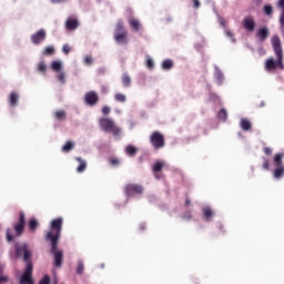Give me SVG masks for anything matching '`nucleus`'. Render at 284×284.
Segmentation results:
<instances>
[{"instance_id": "52", "label": "nucleus", "mask_w": 284, "mask_h": 284, "mask_svg": "<svg viewBox=\"0 0 284 284\" xmlns=\"http://www.w3.org/2000/svg\"><path fill=\"white\" fill-rule=\"evenodd\" d=\"M8 277L7 276H0V284L1 283H7Z\"/></svg>"}, {"instance_id": "48", "label": "nucleus", "mask_w": 284, "mask_h": 284, "mask_svg": "<svg viewBox=\"0 0 284 284\" xmlns=\"http://www.w3.org/2000/svg\"><path fill=\"white\" fill-rule=\"evenodd\" d=\"M111 110L112 109L110 106L105 105V106L102 108V113L109 114L111 112Z\"/></svg>"}, {"instance_id": "35", "label": "nucleus", "mask_w": 284, "mask_h": 284, "mask_svg": "<svg viewBox=\"0 0 284 284\" xmlns=\"http://www.w3.org/2000/svg\"><path fill=\"white\" fill-rule=\"evenodd\" d=\"M54 116L58 121H63V119H65V111L58 110V111H55Z\"/></svg>"}, {"instance_id": "26", "label": "nucleus", "mask_w": 284, "mask_h": 284, "mask_svg": "<svg viewBox=\"0 0 284 284\" xmlns=\"http://www.w3.org/2000/svg\"><path fill=\"white\" fill-rule=\"evenodd\" d=\"M55 50L52 45L45 47V49L42 51L43 57H52L54 54Z\"/></svg>"}, {"instance_id": "17", "label": "nucleus", "mask_w": 284, "mask_h": 284, "mask_svg": "<svg viewBox=\"0 0 284 284\" xmlns=\"http://www.w3.org/2000/svg\"><path fill=\"white\" fill-rule=\"evenodd\" d=\"M65 28L67 30H77V28H79V20L74 18H69L65 21Z\"/></svg>"}, {"instance_id": "50", "label": "nucleus", "mask_w": 284, "mask_h": 284, "mask_svg": "<svg viewBox=\"0 0 284 284\" xmlns=\"http://www.w3.org/2000/svg\"><path fill=\"white\" fill-rule=\"evenodd\" d=\"M110 161H111V165H119V163H121V162L119 161V159H116V158H113V159H111Z\"/></svg>"}, {"instance_id": "7", "label": "nucleus", "mask_w": 284, "mask_h": 284, "mask_svg": "<svg viewBox=\"0 0 284 284\" xmlns=\"http://www.w3.org/2000/svg\"><path fill=\"white\" fill-rule=\"evenodd\" d=\"M150 142L155 150H161V148L165 146V139L163 138V134H161L159 131L152 133Z\"/></svg>"}, {"instance_id": "53", "label": "nucleus", "mask_w": 284, "mask_h": 284, "mask_svg": "<svg viewBox=\"0 0 284 284\" xmlns=\"http://www.w3.org/2000/svg\"><path fill=\"white\" fill-rule=\"evenodd\" d=\"M51 1V3H63V1H65V0H50Z\"/></svg>"}, {"instance_id": "44", "label": "nucleus", "mask_w": 284, "mask_h": 284, "mask_svg": "<svg viewBox=\"0 0 284 284\" xmlns=\"http://www.w3.org/2000/svg\"><path fill=\"white\" fill-rule=\"evenodd\" d=\"M39 284H50V276L44 275L43 278L39 282Z\"/></svg>"}, {"instance_id": "31", "label": "nucleus", "mask_w": 284, "mask_h": 284, "mask_svg": "<svg viewBox=\"0 0 284 284\" xmlns=\"http://www.w3.org/2000/svg\"><path fill=\"white\" fill-rule=\"evenodd\" d=\"M114 99L118 101V103H125V101H128V97H125L123 93H116Z\"/></svg>"}, {"instance_id": "14", "label": "nucleus", "mask_w": 284, "mask_h": 284, "mask_svg": "<svg viewBox=\"0 0 284 284\" xmlns=\"http://www.w3.org/2000/svg\"><path fill=\"white\" fill-rule=\"evenodd\" d=\"M214 216L215 213L214 210H212V206L205 205L202 207V219L206 221V223H210Z\"/></svg>"}, {"instance_id": "47", "label": "nucleus", "mask_w": 284, "mask_h": 284, "mask_svg": "<svg viewBox=\"0 0 284 284\" xmlns=\"http://www.w3.org/2000/svg\"><path fill=\"white\" fill-rule=\"evenodd\" d=\"M217 21H219L220 26H222V28L225 29V20L223 19V17L219 16Z\"/></svg>"}, {"instance_id": "46", "label": "nucleus", "mask_w": 284, "mask_h": 284, "mask_svg": "<svg viewBox=\"0 0 284 284\" xmlns=\"http://www.w3.org/2000/svg\"><path fill=\"white\" fill-rule=\"evenodd\" d=\"M193 8H194V10H199V8H201V1L193 0Z\"/></svg>"}, {"instance_id": "19", "label": "nucleus", "mask_w": 284, "mask_h": 284, "mask_svg": "<svg viewBox=\"0 0 284 284\" xmlns=\"http://www.w3.org/2000/svg\"><path fill=\"white\" fill-rule=\"evenodd\" d=\"M51 70L54 72H63V61L61 60H54L51 62Z\"/></svg>"}, {"instance_id": "43", "label": "nucleus", "mask_w": 284, "mask_h": 284, "mask_svg": "<svg viewBox=\"0 0 284 284\" xmlns=\"http://www.w3.org/2000/svg\"><path fill=\"white\" fill-rule=\"evenodd\" d=\"M264 12H265V14H267L270 17V14H272V12H273L272 6L266 4L264 7Z\"/></svg>"}, {"instance_id": "38", "label": "nucleus", "mask_w": 284, "mask_h": 284, "mask_svg": "<svg viewBox=\"0 0 284 284\" xmlns=\"http://www.w3.org/2000/svg\"><path fill=\"white\" fill-rule=\"evenodd\" d=\"M146 68L149 70H154V59L150 55H146Z\"/></svg>"}, {"instance_id": "24", "label": "nucleus", "mask_w": 284, "mask_h": 284, "mask_svg": "<svg viewBox=\"0 0 284 284\" xmlns=\"http://www.w3.org/2000/svg\"><path fill=\"white\" fill-rule=\"evenodd\" d=\"M19 284H34L32 276L30 275H21Z\"/></svg>"}, {"instance_id": "1", "label": "nucleus", "mask_w": 284, "mask_h": 284, "mask_svg": "<svg viewBox=\"0 0 284 284\" xmlns=\"http://www.w3.org/2000/svg\"><path fill=\"white\" fill-rule=\"evenodd\" d=\"M63 230V217H57L51 221L49 231L45 235V241L51 243V254L53 255L55 267H61L63 265V251L58 250L59 239H61V232Z\"/></svg>"}, {"instance_id": "16", "label": "nucleus", "mask_w": 284, "mask_h": 284, "mask_svg": "<svg viewBox=\"0 0 284 284\" xmlns=\"http://www.w3.org/2000/svg\"><path fill=\"white\" fill-rule=\"evenodd\" d=\"M8 102L11 108H17V105H19V94L16 91H12L9 94Z\"/></svg>"}, {"instance_id": "20", "label": "nucleus", "mask_w": 284, "mask_h": 284, "mask_svg": "<svg viewBox=\"0 0 284 284\" xmlns=\"http://www.w3.org/2000/svg\"><path fill=\"white\" fill-rule=\"evenodd\" d=\"M129 26L134 30V32H139L141 30V21H139V19L130 18Z\"/></svg>"}, {"instance_id": "2", "label": "nucleus", "mask_w": 284, "mask_h": 284, "mask_svg": "<svg viewBox=\"0 0 284 284\" xmlns=\"http://www.w3.org/2000/svg\"><path fill=\"white\" fill-rule=\"evenodd\" d=\"M272 48L275 52L276 60L270 58L265 61L266 72H274L277 68L284 70L283 64V47L281 45V38L278 36H273L271 39Z\"/></svg>"}, {"instance_id": "49", "label": "nucleus", "mask_w": 284, "mask_h": 284, "mask_svg": "<svg viewBox=\"0 0 284 284\" xmlns=\"http://www.w3.org/2000/svg\"><path fill=\"white\" fill-rule=\"evenodd\" d=\"M263 169L264 170H270V160H264Z\"/></svg>"}, {"instance_id": "27", "label": "nucleus", "mask_w": 284, "mask_h": 284, "mask_svg": "<svg viewBox=\"0 0 284 284\" xmlns=\"http://www.w3.org/2000/svg\"><path fill=\"white\" fill-rule=\"evenodd\" d=\"M55 79H58L59 83H61V85H64L65 83V72L63 71H59L57 74H55Z\"/></svg>"}, {"instance_id": "54", "label": "nucleus", "mask_w": 284, "mask_h": 284, "mask_svg": "<svg viewBox=\"0 0 284 284\" xmlns=\"http://www.w3.org/2000/svg\"><path fill=\"white\" fill-rule=\"evenodd\" d=\"M140 230L141 231L145 230V223H140Z\"/></svg>"}, {"instance_id": "51", "label": "nucleus", "mask_w": 284, "mask_h": 284, "mask_svg": "<svg viewBox=\"0 0 284 284\" xmlns=\"http://www.w3.org/2000/svg\"><path fill=\"white\" fill-rule=\"evenodd\" d=\"M264 153L270 156V154H272V148H264Z\"/></svg>"}, {"instance_id": "42", "label": "nucleus", "mask_w": 284, "mask_h": 284, "mask_svg": "<svg viewBox=\"0 0 284 284\" xmlns=\"http://www.w3.org/2000/svg\"><path fill=\"white\" fill-rule=\"evenodd\" d=\"M84 63H85V65H92V63H93L92 55H85Z\"/></svg>"}, {"instance_id": "5", "label": "nucleus", "mask_w": 284, "mask_h": 284, "mask_svg": "<svg viewBox=\"0 0 284 284\" xmlns=\"http://www.w3.org/2000/svg\"><path fill=\"white\" fill-rule=\"evenodd\" d=\"M283 159L284 153H277L273 159V165L275 168L273 171V176L276 181H281V179L284 176Z\"/></svg>"}, {"instance_id": "58", "label": "nucleus", "mask_w": 284, "mask_h": 284, "mask_svg": "<svg viewBox=\"0 0 284 284\" xmlns=\"http://www.w3.org/2000/svg\"><path fill=\"white\" fill-rule=\"evenodd\" d=\"M103 267H105V265L104 264H101V268L103 270Z\"/></svg>"}, {"instance_id": "33", "label": "nucleus", "mask_w": 284, "mask_h": 284, "mask_svg": "<svg viewBox=\"0 0 284 284\" xmlns=\"http://www.w3.org/2000/svg\"><path fill=\"white\" fill-rule=\"evenodd\" d=\"M125 152L126 154H129V156H135L136 155V148L133 145H128L125 148Z\"/></svg>"}, {"instance_id": "25", "label": "nucleus", "mask_w": 284, "mask_h": 284, "mask_svg": "<svg viewBox=\"0 0 284 284\" xmlns=\"http://www.w3.org/2000/svg\"><path fill=\"white\" fill-rule=\"evenodd\" d=\"M165 168V162L158 161L153 164V172H161Z\"/></svg>"}, {"instance_id": "55", "label": "nucleus", "mask_w": 284, "mask_h": 284, "mask_svg": "<svg viewBox=\"0 0 284 284\" xmlns=\"http://www.w3.org/2000/svg\"><path fill=\"white\" fill-rule=\"evenodd\" d=\"M3 272V265L0 264V274Z\"/></svg>"}, {"instance_id": "32", "label": "nucleus", "mask_w": 284, "mask_h": 284, "mask_svg": "<svg viewBox=\"0 0 284 284\" xmlns=\"http://www.w3.org/2000/svg\"><path fill=\"white\" fill-rule=\"evenodd\" d=\"M38 71L41 72V74H45V72L48 71V64H45L44 61H41L38 63Z\"/></svg>"}, {"instance_id": "9", "label": "nucleus", "mask_w": 284, "mask_h": 284, "mask_svg": "<svg viewBox=\"0 0 284 284\" xmlns=\"http://www.w3.org/2000/svg\"><path fill=\"white\" fill-rule=\"evenodd\" d=\"M213 81L216 85H223V83H225V74L216 64H214Z\"/></svg>"}, {"instance_id": "56", "label": "nucleus", "mask_w": 284, "mask_h": 284, "mask_svg": "<svg viewBox=\"0 0 284 284\" xmlns=\"http://www.w3.org/2000/svg\"><path fill=\"white\" fill-rule=\"evenodd\" d=\"M185 205H190V200H186V201H185Z\"/></svg>"}, {"instance_id": "18", "label": "nucleus", "mask_w": 284, "mask_h": 284, "mask_svg": "<svg viewBox=\"0 0 284 284\" xmlns=\"http://www.w3.org/2000/svg\"><path fill=\"white\" fill-rule=\"evenodd\" d=\"M240 128L244 132H250V130H252V122H250V120H247L245 118H242L240 121Z\"/></svg>"}, {"instance_id": "21", "label": "nucleus", "mask_w": 284, "mask_h": 284, "mask_svg": "<svg viewBox=\"0 0 284 284\" xmlns=\"http://www.w3.org/2000/svg\"><path fill=\"white\" fill-rule=\"evenodd\" d=\"M268 36L270 30H267V28H262L257 31V38L260 39V41H265Z\"/></svg>"}, {"instance_id": "40", "label": "nucleus", "mask_w": 284, "mask_h": 284, "mask_svg": "<svg viewBox=\"0 0 284 284\" xmlns=\"http://www.w3.org/2000/svg\"><path fill=\"white\" fill-rule=\"evenodd\" d=\"M224 32H225V34L229 37V39H231L232 43H234V41H236V40L234 39V34L232 33V31H230V29L225 28V29H224Z\"/></svg>"}, {"instance_id": "3", "label": "nucleus", "mask_w": 284, "mask_h": 284, "mask_svg": "<svg viewBox=\"0 0 284 284\" xmlns=\"http://www.w3.org/2000/svg\"><path fill=\"white\" fill-rule=\"evenodd\" d=\"M14 254L17 258H22L24 263H30V261H32V248L28 242H16Z\"/></svg>"}, {"instance_id": "10", "label": "nucleus", "mask_w": 284, "mask_h": 284, "mask_svg": "<svg viewBox=\"0 0 284 284\" xmlns=\"http://www.w3.org/2000/svg\"><path fill=\"white\" fill-rule=\"evenodd\" d=\"M26 227V213L20 212L19 222L13 225L16 236H21L23 234V229Z\"/></svg>"}, {"instance_id": "41", "label": "nucleus", "mask_w": 284, "mask_h": 284, "mask_svg": "<svg viewBox=\"0 0 284 284\" xmlns=\"http://www.w3.org/2000/svg\"><path fill=\"white\" fill-rule=\"evenodd\" d=\"M72 51V48L70 47V44H64L62 48V52L64 54H70V52Z\"/></svg>"}, {"instance_id": "4", "label": "nucleus", "mask_w": 284, "mask_h": 284, "mask_svg": "<svg viewBox=\"0 0 284 284\" xmlns=\"http://www.w3.org/2000/svg\"><path fill=\"white\" fill-rule=\"evenodd\" d=\"M99 123L103 132H112L113 136H116V138L123 134V131L121 130V128L116 126V124H114V121L110 118H101Z\"/></svg>"}, {"instance_id": "29", "label": "nucleus", "mask_w": 284, "mask_h": 284, "mask_svg": "<svg viewBox=\"0 0 284 284\" xmlns=\"http://www.w3.org/2000/svg\"><path fill=\"white\" fill-rule=\"evenodd\" d=\"M122 83L125 88H130L131 83H132V79H130V75H128V73H124L122 75Z\"/></svg>"}, {"instance_id": "13", "label": "nucleus", "mask_w": 284, "mask_h": 284, "mask_svg": "<svg viewBox=\"0 0 284 284\" xmlns=\"http://www.w3.org/2000/svg\"><path fill=\"white\" fill-rule=\"evenodd\" d=\"M242 26L246 30V32H254V29L256 28V22L254 21V18H252V16H248L244 18Z\"/></svg>"}, {"instance_id": "8", "label": "nucleus", "mask_w": 284, "mask_h": 284, "mask_svg": "<svg viewBox=\"0 0 284 284\" xmlns=\"http://www.w3.org/2000/svg\"><path fill=\"white\" fill-rule=\"evenodd\" d=\"M47 37H48V33L45 32V29H40L30 36V40L32 45H41V43L45 41Z\"/></svg>"}, {"instance_id": "30", "label": "nucleus", "mask_w": 284, "mask_h": 284, "mask_svg": "<svg viewBox=\"0 0 284 284\" xmlns=\"http://www.w3.org/2000/svg\"><path fill=\"white\" fill-rule=\"evenodd\" d=\"M217 116L220 121H227V110L221 109L220 112L217 113Z\"/></svg>"}, {"instance_id": "34", "label": "nucleus", "mask_w": 284, "mask_h": 284, "mask_svg": "<svg viewBox=\"0 0 284 284\" xmlns=\"http://www.w3.org/2000/svg\"><path fill=\"white\" fill-rule=\"evenodd\" d=\"M84 270H85V265L83 264V261L79 260L78 266L75 270L77 274H79V275L83 274Z\"/></svg>"}, {"instance_id": "23", "label": "nucleus", "mask_w": 284, "mask_h": 284, "mask_svg": "<svg viewBox=\"0 0 284 284\" xmlns=\"http://www.w3.org/2000/svg\"><path fill=\"white\" fill-rule=\"evenodd\" d=\"M162 70H172V68H174V62L171 59H166L162 62L161 65Z\"/></svg>"}, {"instance_id": "22", "label": "nucleus", "mask_w": 284, "mask_h": 284, "mask_svg": "<svg viewBox=\"0 0 284 284\" xmlns=\"http://www.w3.org/2000/svg\"><path fill=\"white\" fill-rule=\"evenodd\" d=\"M207 101L214 105H221V98L216 93H210Z\"/></svg>"}, {"instance_id": "15", "label": "nucleus", "mask_w": 284, "mask_h": 284, "mask_svg": "<svg viewBox=\"0 0 284 284\" xmlns=\"http://www.w3.org/2000/svg\"><path fill=\"white\" fill-rule=\"evenodd\" d=\"M75 161L79 163L78 168L75 169V171L78 172V174H83V172L87 170L88 168V162L85 160H83L82 158H74Z\"/></svg>"}, {"instance_id": "6", "label": "nucleus", "mask_w": 284, "mask_h": 284, "mask_svg": "<svg viewBox=\"0 0 284 284\" xmlns=\"http://www.w3.org/2000/svg\"><path fill=\"white\" fill-rule=\"evenodd\" d=\"M114 39L119 45L128 44V31H125V28H123V20L116 21Z\"/></svg>"}, {"instance_id": "28", "label": "nucleus", "mask_w": 284, "mask_h": 284, "mask_svg": "<svg viewBox=\"0 0 284 284\" xmlns=\"http://www.w3.org/2000/svg\"><path fill=\"white\" fill-rule=\"evenodd\" d=\"M74 149V142L68 141L63 146H62V152H70Z\"/></svg>"}, {"instance_id": "37", "label": "nucleus", "mask_w": 284, "mask_h": 284, "mask_svg": "<svg viewBox=\"0 0 284 284\" xmlns=\"http://www.w3.org/2000/svg\"><path fill=\"white\" fill-rule=\"evenodd\" d=\"M22 275L32 276V264L30 262H27V266Z\"/></svg>"}, {"instance_id": "60", "label": "nucleus", "mask_w": 284, "mask_h": 284, "mask_svg": "<svg viewBox=\"0 0 284 284\" xmlns=\"http://www.w3.org/2000/svg\"><path fill=\"white\" fill-rule=\"evenodd\" d=\"M257 2H261V0H256Z\"/></svg>"}, {"instance_id": "39", "label": "nucleus", "mask_w": 284, "mask_h": 284, "mask_svg": "<svg viewBox=\"0 0 284 284\" xmlns=\"http://www.w3.org/2000/svg\"><path fill=\"white\" fill-rule=\"evenodd\" d=\"M38 225H39V222L37 221V219H32L29 221V227L32 232H34V230H37Z\"/></svg>"}, {"instance_id": "12", "label": "nucleus", "mask_w": 284, "mask_h": 284, "mask_svg": "<svg viewBox=\"0 0 284 284\" xmlns=\"http://www.w3.org/2000/svg\"><path fill=\"white\" fill-rule=\"evenodd\" d=\"M143 187L141 184H129L125 186L126 196H134V194H142Z\"/></svg>"}, {"instance_id": "57", "label": "nucleus", "mask_w": 284, "mask_h": 284, "mask_svg": "<svg viewBox=\"0 0 284 284\" xmlns=\"http://www.w3.org/2000/svg\"><path fill=\"white\" fill-rule=\"evenodd\" d=\"M155 179H161V175H159V174H155Z\"/></svg>"}, {"instance_id": "11", "label": "nucleus", "mask_w": 284, "mask_h": 284, "mask_svg": "<svg viewBox=\"0 0 284 284\" xmlns=\"http://www.w3.org/2000/svg\"><path fill=\"white\" fill-rule=\"evenodd\" d=\"M84 103L93 108L95 103H99V93L97 91H89L84 94Z\"/></svg>"}, {"instance_id": "36", "label": "nucleus", "mask_w": 284, "mask_h": 284, "mask_svg": "<svg viewBox=\"0 0 284 284\" xmlns=\"http://www.w3.org/2000/svg\"><path fill=\"white\" fill-rule=\"evenodd\" d=\"M6 236H7L8 243H12V241H14V234L12 229H7Z\"/></svg>"}, {"instance_id": "59", "label": "nucleus", "mask_w": 284, "mask_h": 284, "mask_svg": "<svg viewBox=\"0 0 284 284\" xmlns=\"http://www.w3.org/2000/svg\"><path fill=\"white\" fill-rule=\"evenodd\" d=\"M103 92H105V88H102Z\"/></svg>"}, {"instance_id": "45", "label": "nucleus", "mask_w": 284, "mask_h": 284, "mask_svg": "<svg viewBox=\"0 0 284 284\" xmlns=\"http://www.w3.org/2000/svg\"><path fill=\"white\" fill-rule=\"evenodd\" d=\"M182 219H185V221H191L192 220V213L191 212H186L182 215Z\"/></svg>"}]
</instances>
